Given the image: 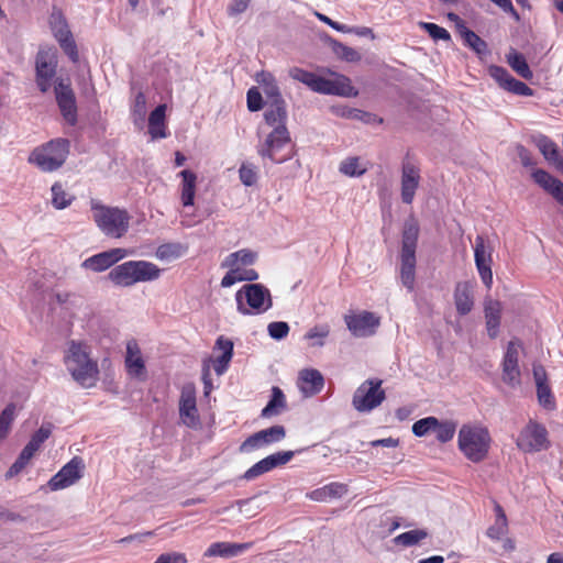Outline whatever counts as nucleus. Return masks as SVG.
<instances>
[{"mask_svg": "<svg viewBox=\"0 0 563 563\" xmlns=\"http://www.w3.org/2000/svg\"><path fill=\"white\" fill-rule=\"evenodd\" d=\"M255 260L256 253L252 252L251 250L243 249L228 255L223 261L222 266L233 267L240 263L243 265H252L255 262Z\"/></svg>", "mask_w": 563, "mask_h": 563, "instance_id": "ea45409f", "label": "nucleus"}, {"mask_svg": "<svg viewBox=\"0 0 563 563\" xmlns=\"http://www.w3.org/2000/svg\"><path fill=\"white\" fill-rule=\"evenodd\" d=\"M333 52L342 59L347 62H355L360 59V54L352 47H349L340 42L333 41Z\"/></svg>", "mask_w": 563, "mask_h": 563, "instance_id": "864d4df0", "label": "nucleus"}, {"mask_svg": "<svg viewBox=\"0 0 563 563\" xmlns=\"http://www.w3.org/2000/svg\"><path fill=\"white\" fill-rule=\"evenodd\" d=\"M503 306L498 300L486 298L484 301V317L488 336L496 339L499 333Z\"/></svg>", "mask_w": 563, "mask_h": 563, "instance_id": "393cba45", "label": "nucleus"}, {"mask_svg": "<svg viewBox=\"0 0 563 563\" xmlns=\"http://www.w3.org/2000/svg\"><path fill=\"white\" fill-rule=\"evenodd\" d=\"M340 172L349 177H358L366 173L367 167L358 157H349L340 164Z\"/></svg>", "mask_w": 563, "mask_h": 563, "instance_id": "79ce46f5", "label": "nucleus"}, {"mask_svg": "<svg viewBox=\"0 0 563 563\" xmlns=\"http://www.w3.org/2000/svg\"><path fill=\"white\" fill-rule=\"evenodd\" d=\"M463 38L465 43L474 49L478 55L487 53V44L484 40H482L475 32L465 29L462 32Z\"/></svg>", "mask_w": 563, "mask_h": 563, "instance_id": "3c124183", "label": "nucleus"}, {"mask_svg": "<svg viewBox=\"0 0 563 563\" xmlns=\"http://www.w3.org/2000/svg\"><path fill=\"white\" fill-rule=\"evenodd\" d=\"M537 397L540 406H542L547 410H554L556 407L555 398L552 394L551 387L549 384H543L538 382L537 386Z\"/></svg>", "mask_w": 563, "mask_h": 563, "instance_id": "49530a36", "label": "nucleus"}, {"mask_svg": "<svg viewBox=\"0 0 563 563\" xmlns=\"http://www.w3.org/2000/svg\"><path fill=\"white\" fill-rule=\"evenodd\" d=\"M505 90L517 96L530 97L533 95V90L527 84L516 79L515 77L508 81V86Z\"/></svg>", "mask_w": 563, "mask_h": 563, "instance_id": "5fc2aeb1", "label": "nucleus"}, {"mask_svg": "<svg viewBox=\"0 0 563 563\" xmlns=\"http://www.w3.org/2000/svg\"><path fill=\"white\" fill-rule=\"evenodd\" d=\"M419 229L416 223L407 224L402 233L400 254H416Z\"/></svg>", "mask_w": 563, "mask_h": 563, "instance_id": "58836bf2", "label": "nucleus"}, {"mask_svg": "<svg viewBox=\"0 0 563 563\" xmlns=\"http://www.w3.org/2000/svg\"><path fill=\"white\" fill-rule=\"evenodd\" d=\"M52 205L54 208L60 210L65 209L68 206L71 205L73 200L75 199L74 196L66 192L63 185L59 183H55L52 188Z\"/></svg>", "mask_w": 563, "mask_h": 563, "instance_id": "a19ab883", "label": "nucleus"}, {"mask_svg": "<svg viewBox=\"0 0 563 563\" xmlns=\"http://www.w3.org/2000/svg\"><path fill=\"white\" fill-rule=\"evenodd\" d=\"M429 536L428 531L424 529H415L404 533L398 534L394 538L393 542L396 545H401L405 548L413 547L419 544L422 540L427 539Z\"/></svg>", "mask_w": 563, "mask_h": 563, "instance_id": "4c0bfd02", "label": "nucleus"}, {"mask_svg": "<svg viewBox=\"0 0 563 563\" xmlns=\"http://www.w3.org/2000/svg\"><path fill=\"white\" fill-rule=\"evenodd\" d=\"M257 81L269 99L264 111V121L267 126L272 128L264 143L257 146V154L262 158L280 164L294 156V144L287 129V106L272 74L260 73Z\"/></svg>", "mask_w": 563, "mask_h": 563, "instance_id": "f257e3e1", "label": "nucleus"}, {"mask_svg": "<svg viewBox=\"0 0 563 563\" xmlns=\"http://www.w3.org/2000/svg\"><path fill=\"white\" fill-rule=\"evenodd\" d=\"M132 111L139 118H144L146 113V97L142 91L136 93Z\"/></svg>", "mask_w": 563, "mask_h": 563, "instance_id": "052dcab7", "label": "nucleus"}, {"mask_svg": "<svg viewBox=\"0 0 563 563\" xmlns=\"http://www.w3.org/2000/svg\"><path fill=\"white\" fill-rule=\"evenodd\" d=\"M64 53L70 58L73 63H77L79 54L74 37L59 44Z\"/></svg>", "mask_w": 563, "mask_h": 563, "instance_id": "680f3d73", "label": "nucleus"}, {"mask_svg": "<svg viewBox=\"0 0 563 563\" xmlns=\"http://www.w3.org/2000/svg\"><path fill=\"white\" fill-rule=\"evenodd\" d=\"M438 427V418L435 417H427L416 421L412 424V433L416 437H424L430 432H434V428Z\"/></svg>", "mask_w": 563, "mask_h": 563, "instance_id": "8fccbe9b", "label": "nucleus"}, {"mask_svg": "<svg viewBox=\"0 0 563 563\" xmlns=\"http://www.w3.org/2000/svg\"><path fill=\"white\" fill-rule=\"evenodd\" d=\"M533 180L563 206V183L544 169L532 173Z\"/></svg>", "mask_w": 563, "mask_h": 563, "instance_id": "a878e982", "label": "nucleus"}, {"mask_svg": "<svg viewBox=\"0 0 563 563\" xmlns=\"http://www.w3.org/2000/svg\"><path fill=\"white\" fill-rule=\"evenodd\" d=\"M268 334L276 340H282L287 336L289 332V325L284 321L271 322L267 327Z\"/></svg>", "mask_w": 563, "mask_h": 563, "instance_id": "13d9d810", "label": "nucleus"}, {"mask_svg": "<svg viewBox=\"0 0 563 563\" xmlns=\"http://www.w3.org/2000/svg\"><path fill=\"white\" fill-rule=\"evenodd\" d=\"M456 431V423L450 420L440 421L438 419V427L434 428V433L438 441L445 443L453 439Z\"/></svg>", "mask_w": 563, "mask_h": 563, "instance_id": "de8ad7c7", "label": "nucleus"}, {"mask_svg": "<svg viewBox=\"0 0 563 563\" xmlns=\"http://www.w3.org/2000/svg\"><path fill=\"white\" fill-rule=\"evenodd\" d=\"M400 278L402 285L412 291L416 280V254H400Z\"/></svg>", "mask_w": 563, "mask_h": 563, "instance_id": "72a5a7b5", "label": "nucleus"}, {"mask_svg": "<svg viewBox=\"0 0 563 563\" xmlns=\"http://www.w3.org/2000/svg\"><path fill=\"white\" fill-rule=\"evenodd\" d=\"M126 373L139 379H144L146 376L145 361L142 356L141 349L136 340L132 339L126 342V353L124 358Z\"/></svg>", "mask_w": 563, "mask_h": 563, "instance_id": "5701e85b", "label": "nucleus"}, {"mask_svg": "<svg viewBox=\"0 0 563 563\" xmlns=\"http://www.w3.org/2000/svg\"><path fill=\"white\" fill-rule=\"evenodd\" d=\"M347 329L355 336H368L374 334L380 321L373 312L363 311L361 313L346 314L344 317Z\"/></svg>", "mask_w": 563, "mask_h": 563, "instance_id": "6ab92c4d", "label": "nucleus"}, {"mask_svg": "<svg viewBox=\"0 0 563 563\" xmlns=\"http://www.w3.org/2000/svg\"><path fill=\"white\" fill-rule=\"evenodd\" d=\"M52 433L51 426H42L31 438V441L38 448L49 438Z\"/></svg>", "mask_w": 563, "mask_h": 563, "instance_id": "338daca9", "label": "nucleus"}, {"mask_svg": "<svg viewBox=\"0 0 563 563\" xmlns=\"http://www.w3.org/2000/svg\"><path fill=\"white\" fill-rule=\"evenodd\" d=\"M495 4H497L503 11L506 13H509L516 22L520 21V15L518 11L512 5V2L510 0H490Z\"/></svg>", "mask_w": 563, "mask_h": 563, "instance_id": "774afa93", "label": "nucleus"}, {"mask_svg": "<svg viewBox=\"0 0 563 563\" xmlns=\"http://www.w3.org/2000/svg\"><path fill=\"white\" fill-rule=\"evenodd\" d=\"M154 563H187V558L184 553H164L161 554Z\"/></svg>", "mask_w": 563, "mask_h": 563, "instance_id": "e2e57ef3", "label": "nucleus"}, {"mask_svg": "<svg viewBox=\"0 0 563 563\" xmlns=\"http://www.w3.org/2000/svg\"><path fill=\"white\" fill-rule=\"evenodd\" d=\"M232 355H229V352L222 353L220 356L216 357L213 361V368L218 375H222L231 362Z\"/></svg>", "mask_w": 563, "mask_h": 563, "instance_id": "0e129e2a", "label": "nucleus"}, {"mask_svg": "<svg viewBox=\"0 0 563 563\" xmlns=\"http://www.w3.org/2000/svg\"><path fill=\"white\" fill-rule=\"evenodd\" d=\"M243 292L245 295L246 303L256 312H264L272 306L269 291L264 286L260 284L245 285L242 290L236 292L238 310L242 314L251 313V310L245 308L243 303Z\"/></svg>", "mask_w": 563, "mask_h": 563, "instance_id": "9b49d317", "label": "nucleus"}, {"mask_svg": "<svg viewBox=\"0 0 563 563\" xmlns=\"http://www.w3.org/2000/svg\"><path fill=\"white\" fill-rule=\"evenodd\" d=\"M179 417L181 422L191 429H198L201 424L196 402V389L194 385H186L181 389L179 399Z\"/></svg>", "mask_w": 563, "mask_h": 563, "instance_id": "a211bd4d", "label": "nucleus"}, {"mask_svg": "<svg viewBox=\"0 0 563 563\" xmlns=\"http://www.w3.org/2000/svg\"><path fill=\"white\" fill-rule=\"evenodd\" d=\"M294 456L292 451H283L271 454L251 466L243 475L246 481L254 479L277 466L288 463Z\"/></svg>", "mask_w": 563, "mask_h": 563, "instance_id": "4be33fe9", "label": "nucleus"}, {"mask_svg": "<svg viewBox=\"0 0 563 563\" xmlns=\"http://www.w3.org/2000/svg\"><path fill=\"white\" fill-rule=\"evenodd\" d=\"M129 254H131V252L125 249H111L86 258L82 262V267L92 272H103Z\"/></svg>", "mask_w": 563, "mask_h": 563, "instance_id": "412c9836", "label": "nucleus"}, {"mask_svg": "<svg viewBox=\"0 0 563 563\" xmlns=\"http://www.w3.org/2000/svg\"><path fill=\"white\" fill-rule=\"evenodd\" d=\"M178 176L181 178L180 183V200L184 207H191L195 202L197 175L192 170L184 169Z\"/></svg>", "mask_w": 563, "mask_h": 563, "instance_id": "c756f323", "label": "nucleus"}, {"mask_svg": "<svg viewBox=\"0 0 563 563\" xmlns=\"http://www.w3.org/2000/svg\"><path fill=\"white\" fill-rule=\"evenodd\" d=\"M454 303L460 316L468 314L474 307L473 285L470 282H460L454 289Z\"/></svg>", "mask_w": 563, "mask_h": 563, "instance_id": "bb28decb", "label": "nucleus"}, {"mask_svg": "<svg viewBox=\"0 0 563 563\" xmlns=\"http://www.w3.org/2000/svg\"><path fill=\"white\" fill-rule=\"evenodd\" d=\"M489 75L498 82L503 89L507 88L508 81L512 78L506 68L496 65L489 67Z\"/></svg>", "mask_w": 563, "mask_h": 563, "instance_id": "6e6d98bb", "label": "nucleus"}, {"mask_svg": "<svg viewBox=\"0 0 563 563\" xmlns=\"http://www.w3.org/2000/svg\"><path fill=\"white\" fill-rule=\"evenodd\" d=\"M420 179L419 165L407 154L401 164V200L404 203H412Z\"/></svg>", "mask_w": 563, "mask_h": 563, "instance_id": "2eb2a0df", "label": "nucleus"}, {"mask_svg": "<svg viewBox=\"0 0 563 563\" xmlns=\"http://www.w3.org/2000/svg\"><path fill=\"white\" fill-rule=\"evenodd\" d=\"M347 490L346 484L332 482L323 487L307 493L306 497L313 501L325 503L343 497Z\"/></svg>", "mask_w": 563, "mask_h": 563, "instance_id": "cd10ccee", "label": "nucleus"}, {"mask_svg": "<svg viewBox=\"0 0 563 563\" xmlns=\"http://www.w3.org/2000/svg\"><path fill=\"white\" fill-rule=\"evenodd\" d=\"M536 144L544 158L550 163H552L560 155L556 143H554L548 136L541 135L538 137Z\"/></svg>", "mask_w": 563, "mask_h": 563, "instance_id": "a18cd8bd", "label": "nucleus"}, {"mask_svg": "<svg viewBox=\"0 0 563 563\" xmlns=\"http://www.w3.org/2000/svg\"><path fill=\"white\" fill-rule=\"evenodd\" d=\"M548 435L543 424L530 420L520 431L516 444L525 453L540 452L550 446Z\"/></svg>", "mask_w": 563, "mask_h": 563, "instance_id": "9d476101", "label": "nucleus"}, {"mask_svg": "<svg viewBox=\"0 0 563 563\" xmlns=\"http://www.w3.org/2000/svg\"><path fill=\"white\" fill-rule=\"evenodd\" d=\"M286 407L287 401L283 390L279 387L274 386L272 388V397L268 404L263 408L261 416L264 418L278 416L286 409Z\"/></svg>", "mask_w": 563, "mask_h": 563, "instance_id": "f704fd0d", "label": "nucleus"}, {"mask_svg": "<svg viewBox=\"0 0 563 563\" xmlns=\"http://www.w3.org/2000/svg\"><path fill=\"white\" fill-rule=\"evenodd\" d=\"M521 347L522 344L520 340L515 339L509 341L501 364L503 380L512 387L520 384L519 350Z\"/></svg>", "mask_w": 563, "mask_h": 563, "instance_id": "f3484780", "label": "nucleus"}, {"mask_svg": "<svg viewBox=\"0 0 563 563\" xmlns=\"http://www.w3.org/2000/svg\"><path fill=\"white\" fill-rule=\"evenodd\" d=\"M297 385L306 397H311L322 390L324 379L318 369L306 368L300 371Z\"/></svg>", "mask_w": 563, "mask_h": 563, "instance_id": "b1692460", "label": "nucleus"}, {"mask_svg": "<svg viewBox=\"0 0 563 563\" xmlns=\"http://www.w3.org/2000/svg\"><path fill=\"white\" fill-rule=\"evenodd\" d=\"M332 75L334 78L328 79L298 67L290 70V76L295 80L302 82L314 92L340 97H356L358 95L349 77L335 73Z\"/></svg>", "mask_w": 563, "mask_h": 563, "instance_id": "7ed1b4c3", "label": "nucleus"}, {"mask_svg": "<svg viewBox=\"0 0 563 563\" xmlns=\"http://www.w3.org/2000/svg\"><path fill=\"white\" fill-rule=\"evenodd\" d=\"M15 405L9 404L0 413V442L10 433L12 423L15 419Z\"/></svg>", "mask_w": 563, "mask_h": 563, "instance_id": "37998d69", "label": "nucleus"}, {"mask_svg": "<svg viewBox=\"0 0 563 563\" xmlns=\"http://www.w3.org/2000/svg\"><path fill=\"white\" fill-rule=\"evenodd\" d=\"M229 272L221 279V287L228 288L239 282H253L258 278V274L253 268H242L239 266L228 267Z\"/></svg>", "mask_w": 563, "mask_h": 563, "instance_id": "2f4dec72", "label": "nucleus"}, {"mask_svg": "<svg viewBox=\"0 0 563 563\" xmlns=\"http://www.w3.org/2000/svg\"><path fill=\"white\" fill-rule=\"evenodd\" d=\"M330 334V327L328 324H318L311 328L305 338L311 341L312 346H322L324 339Z\"/></svg>", "mask_w": 563, "mask_h": 563, "instance_id": "09e8293b", "label": "nucleus"}, {"mask_svg": "<svg viewBox=\"0 0 563 563\" xmlns=\"http://www.w3.org/2000/svg\"><path fill=\"white\" fill-rule=\"evenodd\" d=\"M493 252L494 249L484 235H477L474 244V261L478 275L489 290L493 286Z\"/></svg>", "mask_w": 563, "mask_h": 563, "instance_id": "f8f14e48", "label": "nucleus"}, {"mask_svg": "<svg viewBox=\"0 0 563 563\" xmlns=\"http://www.w3.org/2000/svg\"><path fill=\"white\" fill-rule=\"evenodd\" d=\"M420 26L426 30L428 32V34L430 35V37H432L434 41H439V40H442V41H450L451 40V35L450 33L448 32V30H445L444 27L442 26H439L438 24L435 23H431V22H421L420 23Z\"/></svg>", "mask_w": 563, "mask_h": 563, "instance_id": "603ef678", "label": "nucleus"}, {"mask_svg": "<svg viewBox=\"0 0 563 563\" xmlns=\"http://www.w3.org/2000/svg\"><path fill=\"white\" fill-rule=\"evenodd\" d=\"M162 269L147 261H129L115 266L108 275L109 279L122 287L136 283L152 282L159 278Z\"/></svg>", "mask_w": 563, "mask_h": 563, "instance_id": "0eeeda50", "label": "nucleus"}, {"mask_svg": "<svg viewBox=\"0 0 563 563\" xmlns=\"http://www.w3.org/2000/svg\"><path fill=\"white\" fill-rule=\"evenodd\" d=\"M385 399L386 391L383 388V380L379 378H368L354 391L352 406L358 412H371L379 407Z\"/></svg>", "mask_w": 563, "mask_h": 563, "instance_id": "1a4fd4ad", "label": "nucleus"}, {"mask_svg": "<svg viewBox=\"0 0 563 563\" xmlns=\"http://www.w3.org/2000/svg\"><path fill=\"white\" fill-rule=\"evenodd\" d=\"M166 104L157 106L148 117V133L153 140L164 139L166 133Z\"/></svg>", "mask_w": 563, "mask_h": 563, "instance_id": "7c9ffc66", "label": "nucleus"}, {"mask_svg": "<svg viewBox=\"0 0 563 563\" xmlns=\"http://www.w3.org/2000/svg\"><path fill=\"white\" fill-rule=\"evenodd\" d=\"M459 449L473 463L484 461L489 452L492 438L487 428L463 424L459 431Z\"/></svg>", "mask_w": 563, "mask_h": 563, "instance_id": "423d86ee", "label": "nucleus"}, {"mask_svg": "<svg viewBox=\"0 0 563 563\" xmlns=\"http://www.w3.org/2000/svg\"><path fill=\"white\" fill-rule=\"evenodd\" d=\"M239 178L244 186H254L258 180V167L250 162H243L239 168Z\"/></svg>", "mask_w": 563, "mask_h": 563, "instance_id": "c03bdc74", "label": "nucleus"}, {"mask_svg": "<svg viewBox=\"0 0 563 563\" xmlns=\"http://www.w3.org/2000/svg\"><path fill=\"white\" fill-rule=\"evenodd\" d=\"M54 36L57 40L58 44L73 38V34L68 29L66 22H60V24L54 27Z\"/></svg>", "mask_w": 563, "mask_h": 563, "instance_id": "69168bd1", "label": "nucleus"}, {"mask_svg": "<svg viewBox=\"0 0 563 563\" xmlns=\"http://www.w3.org/2000/svg\"><path fill=\"white\" fill-rule=\"evenodd\" d=\"M253 545L252 542L245 543H231V542H214L206 551V556H222L231 558L236 556L244 551H247Z\"/></svg>", "mask_w": 563, "mask_h": 563, "instance_id": "c85d7f7f", "label": "nucleus"}, {"mask_svg": "<svg viewBox=\"0 0 563 563\" xmlns=\"http://www.w3.org/2000/svg\"><path fill=\"white\" fill-rule=\"evenodd\" d=\"M55 98L64 120L69 125L77 123V103L69 82L59 79L55 85Z\"/></svg>", "mask_w": 563, "mask_h": 563, "instance_id": "dca6fc26", "label": "nucleus"}, {"mask_svg": "<svg viewBox=\"0 0 563 563\" xmlns=\"http://www.w3.org/2000/svg\"><path fill=\"white\" fill-rule=\"evenodd\" d=\"M187 252V246L181 243L170 242L161 244L156 249V257L161 261H172L181 257Z\"/></svg>", "mask_w": 563, "mask_h": 563, "instance_id": "e433bc0d", "label": "nucleus"}, {"mask_svg": "<svg viewBox=\"0 0 563 563\" xmlns=\"http://www.w3.org/2000/svg\"><path fill=\"white\" fill-rule=\"evenodd\" d=\"M507 63L523 79L529 80L533 77V73L530 69L525 56L515 49L507 54Z\"/></svg>", "mask_w": 563, "mask_h": 563, "instance_id": "c9c22d12", "label": "nucleus"}, {"mask_svg": "<svg viewBox=\"0 0 563 563\" xmlns=\"http://www.w3.org/2000/svg\"><path fill=\"white\" fill-rule=\"evenodd\" d=\"M68 153L69 141L66 139H55L35 147L27 161L42 172L51 173L58 169L65 163Z\"/></svg>", "mask_w": 563, "mask_h": 563, "instance_id": "6e6552de", "label": "nucleus"}, {"mask_svg": "<svg viewBox=\"0 0 563 563\" xmlns=\"http://www.w3.org/2000/svg\"><path fill=\"white\" fill-rule=\"evenodd\" d=\"M57 56L51 49H41L35 58V81L41 90L45 93L52 86V80L56 76Z\"/></svg>", "mask_w": 563, "mask_h": 563, "instance_id": "ddd939ff", "label": "nucleus"}, {"mask_svg": "<svg viewBox=\"0 0 563 563\" xmlns=\"http://www.w3.org/2000/svg\"><path fill=\"white\" fill-rule=\"evenodd\" d=\"M495 522L487 529L486 534L494 541L500 540L508 533V519L500 504L494 503Z\"/></svg>", "mask_w": 563, "mask_h": 563, "instance_id": "473e14b6", "label": "nucleus"}, {"mask_svg": "<svg viewBox=\"0 0 563 563\" xmlns=\"http://www.w3.org/2000/svg\"><path fill=\"white\" fill-rule=\"evenodd\" d=\"M92 219L107 236L120 239L130 228L131 217L125 209L108 207L92 199L90 202Z\"/></svg>", "mask_w": 563, "mask_h": 563, "instance_id": "39448f33", "label": "nucleus"}, {"mask_svg": "<svg viewBox=\"0 0 563 563\" xmlns=\"http://www.w3.org/2000/svg\"><path fill=\"white\" fill-rule=\"evenodd\" d=\"M64 364L73 379L84 388L95 387L99 380L98 362L91 357V350L84 341L68 342Z\"/></svg>", "mask_w": 563, "mask_h": 563, "instance_id": "f03ea898", "label": "nucleus"}, {"mask_svg": "<svg viewBox=\"0 0 563 563\" xmlns=\"http://www.w3.org/2000/svg\"><path fill=\"white\" fill-rule=\"evenodd\" d=\"M332 75L334 78L328 79L298 67L290 70V76L295 80L302 82L314 92L340 97H356L358 95L349 77L335 73Z\"/></svg>", "mask_w": 563, "mask_h": 563, "instance_id": "20e7f679", "label": "nucleus"}, {"mask_svg": "<svg viewBox=\"0 0 563 563\" xmlns=\"http://www.w3.org/2000/svg\"><path fill=\"white\" fill-rule=\"evenodd\" d=\"M30 463L29 459H25L23 455H19L15 462L10 466V468L5 473V478H12L21 473L25 466Z\"/></svg>", "mask_w": 563, "mask_h": 563, "instance_id": "bf43d9fd", "label": "nucleus"}, {"mask_svg": "<svg viewBox=\"0 0 563 563\" xmlns=\"http://www.w3.org/2000/svg\"><path fill=\"white\" fill-rule=\"evenodd\" d=\"M246 103L247 109L251 112L260 111L263 108V98L256 87H252L249 89L246 93Z\"/></svg>", "mask_w": 563, "mask_h": 563, "instance_id": "4d7b16f0", "label": "nucleus"}, {"mask_svg": "<svg viewBox=\"0 0 563 563\" xmlns=\"http://www.w3.org/2000/svg\"><path fill=\"white\" fill-rule=\"evenodd\" d=\"M286 435L283 426L276 424L250 435L240 446L242 452H249L275 442L282 441Z\"/></svg>", "mask_w": 563, "mask_h": 563, "instance_id": "aec40b11", "label": "nucleus"}, {"mask_svg": "<svg viewBox=\"0 0 563 563\" xmlns=\"http://www.w3.org/2000/svg\"><path fill=\"white\" fill-rule=\"evenodd\" d=\"M84 468L82 459L73 457L48 481L49 489L56 492L74 485L82 477Z\"/></svg>", "mask_w": 563, "mask_h": 563, "instance_id": "4468645a", "label": "nucleus"}]
</instances>
